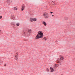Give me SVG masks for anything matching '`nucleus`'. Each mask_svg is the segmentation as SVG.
Segmentation results:
<instances>
[{
    "mask_svg": "<svg viewBox=\"0 0 75 75\" xmlns=\"http://www.w3.org/2000/svg\"><path fill=\"white\" fill-rule=\"evenodd\" d=\"M41 38H43V33L41 31H39L35 39H39Z\"/></svg>",
    "mask_w": 75,
    "mask_h": 75,
    "instance_id": "f257e3e1",
    "label": "nucleus"
},
{
    "mask_svg": "<svg viewBox=\"0 0 75 75\" xmlns=\"http://www.w3.org/2000/svg\"><path fill=\"white\" fill-rule=\"evenodd\" d=\"M43 16L44 18H47L49 17V16H48V13L46 12H45L43 14Z\"/></svg>",
    "mask_w": 75,
    "mask_h": 75,
    "instance_id": "f03ea898",
    "label": "nucleus"
},
{
    "mask_svg": "<svg viewBox=\"0 0 75 75\" xmlns=\"http://www.w3.org/2000/svg\"><path fill=\"white\" fill-rule=\"evenodd\" d=\"M29 20L31 22H33V21L35 22L37 21V18H30Z\"/></svg>",
    "mask_w": 75,
    "mask_h": 75,
    "instance_id": "7ed1b4c3",
    "label": "nucleus"
},
{
    "mask_svg": "<svg viewBox=\"0 0 75 75\" xmlns=\"http://www.w3.org/2000/svg\"><path fill=\"white\" fill-rule=\"evenodd\" d=\"M12 1L11 0H7L6 1V2L7 3H11Z\"/></svg>",
    "mask_w": 75,
    "mask_h": 75,
    "instance_id": "20e7f679",
    "label": "nucleus"
},
{
    "mask_svg": "<svg viewBox=\"0 0 75 75\" xmlns=\"http://www.w3.org/2000/svg\"><path fill=\"white\" fill-rule=\"evenodd\" d=\"M42 24L45 26H46V25H47V23H46V22H45L44 21H43L42 22Z\"/></svg>",
    "mask_w": 75,
    "mask_h": 75,
    "instance_id": "39448f33",
    "label": "nucleus"
},
{
    "mask_svg": "<svg viewBox=\"0 0 75 75\" xmlns=\"http://www.w3.org/2000/svg\"><path fill=\"white\" fill-rule=\"evenodd\" d=\"M11 19H12L13 20H14L15 18V16L14 15H12V16H11Z\"/></svg>",
    "mask_w": 75,
    "mask_h": 75,
    "instance_id": "423d86ee",
    "label": "nucleus"
},
{
    "mask_svg": "<svg viewBox=\"0 0 75 75\" xmlns=\"http://www.w3.org/2000/svg\"><path fill=\"white\" fill-rule=\"evenodd\" d=\"M50 70L52 72L53 71H54V69H53V68H52V67H50Z\"/></svg>",
    "mask_w": 75,
    "mask_h": 75,
    "instance_id": "0eeeda50",
    "label": "nucleus"
},
{
    "mask_svg": "<svg viewBox=\"0 0 75 75\" xmlns=\"http://www.w3.org/2000/svg\"><path fill=\"white\" fill-rule=\"evenodd\" d=\"M32 31V30L31 29H28V33H31V32Z\"/></svg>",
    "mask_w": 75,
    "mask_h": 75,
    "instance_id": "6e6552de",
    "label": "nucleus"
},
{
    "mask_svg": "<svg viewBox=\"0 0 75 75\" xmlns=\"http://www.w3.org/2000/svg\"><path fill=\"white\" fill-rule=\"evenodd\" d=\"M24 6H22V8H21V11H23L24 10Z\"/></svg>",
    "mask_w": 75,
    "mask_h": 75,
    "instance_id": "1a4fd4ad",
    "label": "nucleus"
},
{
    "mask_svg": "<svg viewBox=\"0 0 75 75\" xmlns=\"http://www.w3.org/2000/svg\"><path fill=\"white\" fill-rule=\"evenodd\" d=\"M60 62H62V61H64L63 60V59H64V58H60Z\"/></svg>",
    "mask_w": 75,
    "mask_h": 75,
    "instance_id": "9d476101",
    "label": "nucleus"
},
{
    "mask_svg": "<svg viewBox=\"0 0 75 75\" xmlns=\"http://www.w3.org/2000/svg\"><path fill=\"white\" fill-rule=\"evenodd\" d=\"M16 25L18 26H19V25H20V23H17L16 24Z\"/></svg>",
    "mask_w": 75,
    "mask_h": 75,
    "instance_id": "9b49d317",
    "label": "nucleus"
},
{
    "mask_svg": "<svg viewBox=\"0 0 75 75\" xmlns=\"http://www.w3.org/2000/svg\"><path fill=\"white\" fill-rule=\"evenodd\" d=\"M14 9L15 10H17V8L16 7H14Z\"/></svg>",
    "mask_w": 75,
    "mask_h": 75,
    "instance_id": "f8f14e48",
    "label": "nucleus"
},
{
    "mask_svg": "<svg viewBox=\"0 0 75 75\" xmlns=\"http://www.w3.org/2000/svg\"><path fill=\"white\" fill-rule=\"evenodd\" d=\"M27 33H26L25 32H24V34L25 35H27Z\"/></svg>",
    "mask_w": 75,
    "mask_h": 75,
    "instance_id": "ddd939ff",
    "label": "nucleus"
},
{
    "mask_svg": "<svg viewBox=\"0 0 75 75\" xmlns=\"http://www.w3.org/2000/svg\"><path fill=\"white\" fill-rule=\"evenodd\" d=\"M17 56H18V54H16L15 55V57H18Z\"/></svg>",
    "mask_w": 75,
    "mask_h": 75,
    "instance_id": "4468645a",
    "label": "nucleus"
},
{
    "mask_svg": "<svg viewBox=\"0 0 75 75\" xmlns=\"http://www.w3.org/2000/svg\"><path fill=\"white\" fill-rule=\"evenodd\" d=\"M11 25H14V23H12L11 24Z\"/></svg>",
    "mask_w": 75,
    "mask_h": 75,
    "instance_id": "2eb2a0df",
    "label": "nucleus"
},
{
    "mask_svg": "<svg viewBox=\"0 0 75 75\" xmlns=\"http://www.w3.org/2000/svg\"><path fill=\"white\" fill-rule=\"evenodd\" d=\"M43 39H45V41H46V40H47V38H43Z\"/></svg>",
    "mask_w": 75,
    "mask_h": 75,
    "instance_id": "dca6fc26",
    "label": "nucleus"
},
{
    "mask_svg": "<svg viewBox=\"0 0 75 75\" xmlns=\"http://www.w3.org/2000/svg\"><path fill=\"white\" fill-rule=\"evenodd\" d=\"M46 70H47V72H49V69H48L47 68Z\"/></svg>",
    "mask_w": 75,
    "mask_h": 75,
    "instance_id": "f3484780",
    "label": "nucleus"
},
{
    "mask_svg": "<svg viewBox=\"0 0 75 75\" xmlns=\"http://www.w3.org/2000/svg\"><path fill=\"white\" fill-rule=\"evenodd\" d=\"M58 65L55 64V66L56 67H58V66H57Z\"/></svg>",
    "mask_w": 75,
    "mask_h": 75,
    "instance_id": "a211bd4d",
    "label": "nucleus"
},
{
    "mask_svg": "<svg viewBox=\"0 0 75 75\" xmlns=\"http://www.w3.org/2000/svg\"><path fill=\"white\" fill-rule=\"evenodd\" d=\"M60 57H61V58H63V56H60Z\"/></svg>",
    "mask_w": 75,
    "mask_h": 75,
    "instance_id": "6ab92c4d",
    "label": "nucleus"
},
{
    "mask_svg": "<svg viewBox=\"0 0 75 75\" xmlns=\"http://www.w3.org/2000/svg\"><path fill=\"white\" fill-rule=\"evenodd\" d=\"M1 18H2V16H0V19H1Z\"/></svg>",
    "mask_w": 75,
    "mask_h": 75,
    "instance_id": "aec40b11",
    "label": "nucleus"
},
{
    "mask_svg": "<svg viewBox=\"0 0 75 75\" xmlns=\"http://www.w3.org/2000/svg\"><path fill=\"white\" fill-rule=\"evenodd\" d=\"M18 57H16V58H15V59H16V60H17V59H18V58H17Z\"/></svg>",
    "mask_w": 75,
    "mask_h": 75,
    "instance_id": "412c9836",
    "label": "nucleus"
},
{
    "mask_svg": "<svg viewBox=\"0 0 75 75\" xmlns=\"http://www.w3.org/2000/svg\"><path fill=\"white\" fill-rule=\"evenodd\" d=\"M57 62V63H59H59H60V62H59V61H58Z\"/></svg>",
    "mask_w": 75,
    "mask_h": 75,
    "instance_id": "4be33fe9",
    "label": "nucleus"
},
{
    "mask_svg": "<svg viewBox=\"0 0 75 75\" xmlns=\"http://www.w3.org/2000/svg\"><path fill=\"white\" fill-rule=\"evenodd\" d=\"M50 13H51V14H52V13H53V12H50Z\"/></svg>",
    "mask_w": 75,
    "mask_h": 75,
    "instance_id": "5701e85b",
    "label": "nucleus"
},
{
    "mask_svg": "<svg viewBox=\"0 0 75 75\" xmlns=\"http://www.w3.org/2000/svg\"><path fill=\"white\" fill-rule=\"evenodd\" d=\"M4 66H6V64H5L4 65Z\"/></svg>",
    "mask_w": 75,
    "mask_h": 75,
    "instance_id": "b1692460",
    "label": "nucleus"
},
{
    "mask_svg": "<svg viewBox=\"0 0 75 75\" xmlns=\"http://www.w3.org/2000/svg\"><path fill=\"white\" fill-rule=\"evenodd\" d=\"M52 17H54V15H52Z\"/></svg>",
    "mask_w": 75,
    "mask_h": 75,
    "instance_id": "393cba45",
    "label": "nucleus"
},
{
    "mask_svg": "<svg viewBox=\"0 0 75 75\" xmlns=\"http://www.w3.org/2000/svg\"><path fill=\"white\" fill-rule=\"evenodd\" d=\"M1 31V30H0V32Z\"/></svg>",
    "mask_w": 75,
    "mask_h": 75,
    "instance_id": "a878e982",
    "label": "nucleus"
},
{
    "mask_svg": "<svg viewBox=\"0 0 75 75\" xmlns=\"http://www.w3.org/2000/svg\"><path fill=\"white\" fill-rule=\"evenodd\" d=\"M17 61H18V60H17Z\"/></svg>",
    "mask_w": 75,
    "mask_h": 75,
    "instance_id": "bb28decb",
    "label": "nucleus"
}]
</instances>
